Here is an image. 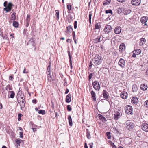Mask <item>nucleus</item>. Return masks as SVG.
I'll return each mask as SVG.
<instances>
[{
	"label": "nucleus",
	"mask_w": 148,
	"mask_h": 148,
	"mask_svg": "<svg viewBox=\"0 0 148 148\" xmlns=\"http://www.w3.org/2000/svg\"><path fill=\"white\" fill-rule=\"evenodd\" d=\"M69 92V90L68 89H66L65 92V94H67Z\"/></svg>",
	"instance_id": "nucleus-64"
},
{
	"label": "nucleus",
	"mask_w": 148,
	"mask_h": 148,
	"mask_svg": "<svg viewBox=\"0 0 148 148\" xmlns=\"http://www.w3.org/2000/svg\"><path fill=\"white\" fill-rule=\"evenodd\" d=\"M114 119L116 120H117L121 116L120 114L118 112L114 114Z\"/></svg>",
	"instance_id": "nucleus-33"
},
{
	"label": "nucleus",
	"mask_w": 148,
	"mask_h": 148,
	"mask_svg": "<svg viewBox=\"0 0 148 148\" xmlns=\"http://www.w3.org/2000/svg\"><path fill=\"white\" fill-rule=\"evenodd\" d=\"M19 133L20 135V137L23 138V132H20Z\"/></svg>",
	"instance_id": "nucleus-54"
},
{
	"label": "nucleus",
	"mask_w": 148,
	"mask_h": 148,
	"mask_svg": "<svg viewBox=\"0 0 148 148\" xmlns=\"http://www.w3.org/2000/svg\"><path fill=\"white\" fill-rule=\"evenodd\" d=\"M90 93L92 96V98L93 99V101H95L96 99L95 93L92 90L90 92Z\"/></svg>",
	"instance_id": "nucleus-15"
},
{
	"label": "nucleus",
	"mask_w": 148,
	"mask_h": 148,
	"mask_svg": "<svg viewBox=\"0 0 148 148\" xmlns=\"http://www.w3.org/2000/svg\"><path fill=\"white\" fill-rule=\"evenodd\" d=\"M148 18L147 16H143L141 19V22L142 23H145L147 21Z\"/></svg>",
	"instance_id": "nucleus-19"
},
{
	"label": "nucleus",
	"mask_w": 148,
	"mask_h": 148,
	"mask_svg": "<svg viewBox=\"0 0 148 148\" xmlns=\"http://www.w3.org/2000/svg\"><path fill=\"white\" fill-rule=\"evenodd\" d=\"M22 116V115L21 114H18V120L19 121L21 120V117Z\"/></svg>",
	"instance_id": "nucleus-55"
},
{
	"label": "nucleus",
	"mask_w": 148,
	"mask_h": 148,
	"mask_svg": "<svg viewBox=\"0 0 148 148\" xmlns=\"http://www.w3.org/2000/svg\"><path fill=\"white\" fill-rule=\"evenodd\" d=\"M71 95L70 94H68L66 96V103H69L71 101Z\"/></svg>",
	"instance_id": "nucleus-20"
},
{
	"label": "nucleus",
	"mask_w": 148,
	"mask_h": 148,
	"mask_svg": "<svg viewBox=\"0 0 148 148\" xmlns=\"http://www.w3.org/2000/svg\"><path fill=\"white\" fill-rule=\"evenodd\" d=\"M118 64L119 66L122 68L125 67V60L122 58H120L118 62Z\"/></svg>",
	"instance_id": "nucleus-8"
},
{
	"label": "nucleus",
	"mask_w": 148,
	"mask_h": 148,
	"mask_svg": "<svg viewBox=\"0 0 148 148\" xmlns=\"http://www.w3.org/2000/svg\"><path fill=\"white\" fill-rule=\"evenodd\" d=\"M111 1V0H107L106 2H105L103 3V5H106L109 4Z\"/></svg>",
	"instance_id": "nucleus-44"
},
{
	"label": "nucleus",
	"mask_w": 148,
	"mask_h": 148,
	"mask_svg": "<svg viewBox=\"0 0 148 148\" xmlns=\"http://www.w3.org/2000/svg\"><path fill=\"white\" fill-rule=\"evenodd\" d=\"M106 134L108 139H110L111 138L110 133V132H107Z\"/></svg>",
	"instance_id": "nucleus-39"
},
{
	"label": "nucleus",
	"mask_w": 148,
	"mask_h": 148,
	"mask_svg": "<svg viewBox=\"0 0 148 148\" xmlns=\"http://www.w3.org/2000/svg\"><path fill=\"white\" fill-rule=\"evenodd\" d=\"M105 12L106 14L110 13V15H112V10L111 9L106 10Z\"/></svg>",
	"instance_id": "nucleus-37"
},
{
	"label": "nucleus",
	"mask_w": 148,
	"mask_h": 148,
	"mask_svg": "<svg viewBox=\"0 0 148 148\" xmlns=\"http://www.w3.org/2000/svg\"><path fill=\"white\" fill-rule=\"evenodd\" d=\"M117 12L118 14H120L122 12V8H119L117 9Z\"/></svg>",
	"instance_id": "nucleus-42"
},
{
	"label": "nucleus",
	"mask_w": 148,
	"mask_h": 148,
	"mask_svg": "<svg viewBox=\"0 0 148 148\" xmlns=\"http://www.w3.org/2000/svg\"><path fill=\"white\" fill-rule=\"evenodd\" d=\"M25 99L22 100L21 102L20 103V108L21 110H23V109L25 107V105L24 102Z\"/></svg>",
	"instance_id": "nucleus-18"
},
{
	"label": "nucleus",
	"mask_w": 148,
	"mask_h": 148,
	"mask_svg": "<svg viewBox=\"0 0 148 148\" xmlns=\"http://www.w3.org/2000/svg\"><path fill=\"white\" fill-rule=\"evenodd\" d=\"M138 102V99L137 97H134L132 98L131 99V103H132L136 105Z\"/></svg>",
	"instance_id": "nucleus-12"
},
{
	"label": "nucleus",
	"mask_w": 148,
	"mask_h": 148,
	"mask_svg": "<svg viewBox=\"0 0 148 148\" xmlns=\"http://www.w3.org/2000/svg\"><path fill=\"white\" fill-rule=\"evenodd\" d=\"M146 40L145 38H142L139 43V45L140 46H141L143 45L144 44Z\"/></svg>",
	"instance_id": "nucleus-26"
},
{
	"label": "nucleus",
	"mask_w": 148,
	"mask_h": 148,
	"mask_svg": "<svg viewBox=\"0 0 148 148\" xmlns=\"http://www.w3.org/2000/svg\"><path fill=\"white\" fill-rule=\"evenodd\" d=\"M92 62H92V61H90V64H89V69H91V67L92 66V65H93Z\"/></svg>",
	"instance_id": "nucleus-57"
},
{
	"label": "nucleus",
	"mask_w": 148,
	"mask_h": 148,
	"mask_svg": "<svg viewBox=\"0 0 148 148\" xmlns=\"http://www.w3.org/2000/svg\"><path fill=\"white\" fill-rule=\"evenodd\" d=\"M86 136L87 137V138L88 139H90L91 138V136H90V132H89L88 129H86Z\"/></svg>",
	"instance_id": "nucleus-30"
},
{
	"label": "nucleus",
	"mask_w": 148,
	"mask_h": 148,
	"mask_svg": "<svg viewBox=\"0 0 148 148\" xmlns=\"http://www.w3.org/2000/svg\"><path fill=\"white\" fill-rule=\"evenodd\" d=\"M55 12H56V16L57 17V20H58L59 18V12L58 10H56L55 11Z\"/></svg>",
	"instance_id": "nucleus-38"
},
{
	"label": "nucleus",
	"mask_w": 148,
	"mask_h": 148,
	"mask_svg": "<svg viewBox=\"0 0 148 148\" xmlns=\"http://www.w3.org/2000/svg\"><path fill=\"white\" fill-rule=\"evenodd\" d=\"M38 113L44 115L45 114V110H39L38 111Z\"/></svg>",
	"instance_id": "nucleus-36"
},
{
	"label": "nucleus",
	"mask_w": 148,
	"mask_h": 148,
	"mask_svg": "<svg viewBox=\"0 0 148 148\" xmlns=\"http://www.w3.org/2000/svg\"><path fill=\"white\" fill-rule=\"evenodd\" d=\"M5 89L8 91V90L11 91L12 90V86L10 84L8 85L6 87H5Z\"/></svg>",
	"instance_id": "nucleus-31"
},
{
	"label": "nucleus",
	"mask_w": 148,
	"mask_h": 148,
	"mask_svg": "<svg viewBox=\"0 0 148 148\" xmlns=\"http://www.w3.org/2000/svg\"><path fill=\"white\" fill-rule=\"evenodd\" d=\"M142 130L146 132H148V124L146 123H143L141 126Z\"/></svg>",
	"instance_id": "nucleus-7"
},
{
	"label": "nucleus",
	"mask_w": 148,
	"mask_h": 148,
	"mask_svg": "<svg viewBox=\"0 0 148 148\" xmlns=\"http://www.w3.org/2000/svg\"><path fill=\"white\" fill-rule=\"evenodd\" d=\"M110 145L112 146V148H117L116 146L114 145L113 142H111Z\"/></svg>",
	"instance_id": "nucleus-50"
},
{
	"label": "nucleus",
	"mask_w": 148,
	"mask_h": 148,
	"mask_svg": "<svg viewBox=\"0 0 148 148\" xmlns=\"http://www.w3.org/2000/svg\"><path fill=\"white\" fill-rule=\"evenodd\" d=\"M68 55L69 56V62H72L71 61V58H72V56L71 55V54L69 51H68Z\"/></svg>",
	"instance_id": "nucleus-46"
},
{
	"label": "nucleus",
	"mask_w": 148,
	"mask_h": 148,
	"mask_svg": "<svg viewBox=\"0 0 148 148\" xmlns=\"http://www.w3.org/2000/svg\"><path fill=\"white\" fill-rule=\"evenodd\" d=\"M101 26L100 23H97L96 24H95V27L94 28V29H100L101 27Z\"/></svg>",
	"instance_id": "nucleus-28"
},
{
	"label": "nucleus",
	"mask_w": 148,
	"mask_h": 148,
	"mask_svg": "<svg viewBox=\"0 0 148 148\" xmlns=\"http://www.w3.org/2000/svg\"><path fill=\"white\" fill-rule=\"evenodd\" d=\"M51 73V71H50V69H47V75H49V76H50V74Z\"/></svg>",
	"instance_id": "nucleus-51"
},
{
	"label": "nucleus",
	"mask_w": 148,
	"mask_h": 148,
	"mask_svg": "<svg viewBox=\"0 0 148 148\" xmlns=\"http://www.w3.org/2000/svg\"><path fill=\"white\" fill-rule=\"evenodd\" d=\"M93 73H90V74L89 75V76H88V79H89L88 80L89 81L91 79L92 77V76H93Z\"/></svg>",
	"instance_id": "nucleus-48"
},
{
	"label": "nucleus",
	"mask_w": 148,
	"mask_h": 148,
	"mask_svg": "<svg viewBox=\"0 0 148 148\" xmlns=\"http://www.w3.org/2000/svg\"><path fill=\"white\" fill-rule=\"evenodd\" d=\"M132 91L134 92H136L138 90V87L136 84L133 85L132 86Z\"/></svg>",
	"instance_id": "nucleus-24"
},
{
	"label": "nucleus",
	"mask_w": 148,
	"mask_h": 148,
	"mask_svg": "<svg viewBox=\"0 0 148 148\" xmlns=\"http://www.w3.org/2000/svg\"><path fill=\"white\" fill-rule=\"evenodd\" d=\"M13 79V75H12L11 76H10L9 77V79L10 80L12 81Z\"/></svg>",
	"instance_id": "nucleus-56"
},
{
	"label": "nucleus",
	"mask_w": 148,
	"mask_h": 148,
	"mask_svg": "<svg viewBox=\"0 0 148 148\" xmlns=\"http://www.w3.org/2000/svg\"><path fill=\"white\" fill-rule=\"evenodd\" d=\"M125 112L128 114H132V106L130 105H127L125 107Z\"/></svg>",
	"instance_id": "nucleus-2"
},
{
	"label": "nucleus",
	"mask_w": 148,
	"mask_h": 148,
	"mask_svg": "<svg viewBox=\"0 0 148 148\" xmlns=\"http://www.w3.org/2000/svg\"><path fill=\"white\" fill-rule=\"evenodd\" d=\"M67 30L68 32H70L72 31L73 28L71 26H69L67 27Z\"/></svg>",
	"instance_id": "nucleus-40"
},
{
	"label": "nucleus",
	"mask_w": 148,
	"mask_h": 148,
	"mask_svg": "<svg viewBox=\"0 0 148 148\" xmlns=\"http://www.w3.org/2000/svg\"><path fill=\"white\" fill-rule=\"evenodd\" d=\"M72 36L73 39H76L75 33L74 31L72 32Z\"/></svg>",
	"instance_id": "nucleus-53"
},
{
	"label": "nucleus",
	"mask_w": 148,
	"mask_h": 148,
	"mask_svg": "<svg viewBox=\"0 0 148 148\" xmlns=\"http://www.w3.org/2000/svg\"><path fill=\"white\" fill-rule=\"evenodd\" d=\"M102 61L101 57L99 55H96L94 58L92 62L95 65L97 66L102 63Z\"/></svg>",
	"instance_id": "nucleus-1"
},
{
	"label": "nucleus",
	"mask_w": 148,
	"mask_h": 148,
	"mask_svg": "<svg viewBox=\"0 0 148 148\" xmlns=\"http://www.w3.org/2000/svg\"><path fill=\"white\" fill-rule=\"evenodd\" d=\"M128 94L126 92H123L121 94V97L123 99H126L127 97Z\"/></svg>",
	"instance_id": "nucleus-13"
},
{
	"label": "nucleus",
	"mask_w": 148,
	"mask_h": 148,
	"mask_svg": "<svg viewBox=\"0 0 148 148\" xmlns=\"http://www.w3.org/2000/svg\"><path fill=\"white\" fill-rule=\"evenodd\" d=\"M13 6V4L11 2H9L8 4V5L4 8L3 10L6 11V12H10L11 10L12 7Z\"/></svg>",
	"instance_id": "nucleus-4"
},
{
	"label": "nucleus",
	"mask_w": 148,
	"mask_h": 148,
	"mask_svg": "<svg viewBox=\"0 0 148 148\" xmlns=\"http://www.w3.org/2000/svg\"><path fill=\"white\" fill-rule=\"evenodd\" d=\"M125 51V46L124 43H121L119 46V51L120 54H122V56H123V53Z\"/></svg>",
	"instance_id": "nucleus-5"
},
{
	"label": "nucleus",
	"mask_w": 148,
	"mask_h": 148,
	"mask_svg": "<svg viewBox=\"0 0 148 148\" xmlns=\"http://www.w3.org/2000/svg\"><path fill=\"white\" fill-rule=\"evenodd\" d=\"M8 94L10 95V98H13L15 96V93L13 91H9L8 92Z\"/></svg>",
	"instance_id": "nucleus-17"
},
{
	"label": "nucleus",
	"mask_w": 148,
	"mask_h": 148,
	"mask_svg": "<svg viewBox=\"0 0 148 148\" xmlns=\"http://www.w3.org/2000/svg\"><path fill=\"white\" fill-rule=\"evenodd\" d=\"M48 80L49 82H51L52 81V78L51 77H50V75L49 76V75H48Z\"/></svg>",
	"instance_id": "nucleus-60"
},
{
	"label": "nucleus",
	"mask_w": 148,
	"mask_h": 148,
	"mask_svg": "<svg viewBox=\"0 0 148 148\" xmlns=\"http://www.w3.org/2000/svg\"><path fill=\"white\" fill-rule=\"evenodd\" d=\"M67 110L68 111H70L71 110V108L70 107V106L69 105H68L67 106Z\"/></svg>",
	"instance_id": "nucleus-49"
},
{
	"label": "nucleus",
	"mask_w": 148,
	"mask_h": 148,
	"mask_svg": "<svg viewBox=\"0 0 148 148\" xmlns=\"http://www.w3.org/2000/svg\"><path fill=\"white\" fill-rule=\"evenodd\" d=\"M8 5V2L7 1H5L4 2V4H3V5H4V7H6Z\"/></svg>",
	"instance_id": "nucleus-59"
},
{
	"label": "nucleus",
	"mask_w": 148,
	"mask_h": 148,
	"mask_svg": "<svg viewBox=\"0 0 148 148\" xmlns=\"http://www.w3.org/2000/svg\"><path fill=\"white\" fill-rule=\"evenodd\" d=\"M68 21L69 23H70L72 21L73 17L71 14H69L67 16Z\"/></svg>",
	"instance_id": "nucleus-29"
},
{
	"label": "nucleus",
	"mask_w": 148,
	"mask_h": 148,
	"mask_svg": "<svg viewBox=\"0 0 148 148\" xmlns=\"http://www.w3.org/2000/svg\"><path fill=\"white\" fill-rule=\"evenodd\" d=\"M35 40L34 38H31L28 42L27 43V45H28L31 44L32 46H34L35 43Z\"/></svg>",
	"instance_id": "nucleus-21"
},
{
	"label": "nucleus",
	"mask_w": 148,
	"mask_h": 148,
	"mask_svg": "<svg viewBox=\"0 0 148 148\" xmlns=\"http://www.w3.org/2000/svg\"><path fill=\"white\" fill-rule=\"evenodd\" d=\"M51 68V63H50V62H49V64L47 67V69H50Z\"/></svg>",
	"instance_id": "nucleus-62"
},
{
	"label": "nucleus",
	"mask_w": 148,
	"mask_h": 148,
	"mask_svg": "<svg viewBox=\"0 0 148 148\" xmlns=\"http://www.w3.org/2000/svg\"><path fill=\"white\" fill-rule=\"evenodd\" d=\"M103 97L106 99H107L109 96L108 95V92L105 90H103Z\"/></svg>",
	"instance_id": "nucleus-14"
},
{
	"label": "nucleus",
	"mask_w": 148,
	"mask_h": 148,
	"mask_svg": "<svg viewBox=\"0 0 148 148\" xmlns=\"http://www.w3.org/2000/svg\"><path fill=\"white\" fill-rule=\"evenodd\" d=\"M101 38V36H97L95 38V42L96 43H97L100 42L101 40H100ZM102 39H101V41Z\"/></svg>",
	"instance_id": "nucleus-23"
},
{
	"label": "nucleus",
	"mask_w": 148,
	"mask_h": 148,
	"mask_svg": "<svg viewBox=\"0 0 148 148\" xmlns=\"http://www.w3.org/2000/svg\"><path fill=\"white\" fill-rule=\"evenodd\" d=\"M140 3V0H132L131 1V3L134 5H138Z\"/></svg>",
	"instance_id": "nucleus-11"
},
{
	"label": "nucleus",
	"mask_w": 148,
	"mask_h": 148,
	"mask_svg": "<svg viewBox=\"0 0 148 148\" xmlns=\"http://www.w3.org/2000/svg\"><path fill=\"white\" fill-rule=\"evenodd\" d=\"M13 25L15 27H18L19 25L18 23L16 21H14L13 22Z\"/></svg>",
	"instance_id": "nucleus-34"
},
{
	"label": "nucleus",
	"mask_w": 148,
	"mask_h": 148,
	"mask_svg": "<svg viewBox=\"0 0 148 148\" xmlns=\"http://www.w3.org/2000/svg\"><path fill=\"white\" fill-rule=\"evenodd\" d=\"M16 13L14 12L11 15V20H15L16 19Z\"/></svg>",
	"instance_id": "nucleus-32"
},
{
	"label": "nucleus",
	"mask_w": 148,
	"mask_h": 148,
	"mask_svg": "<svg viewBox=\"0 0 148 148\" xmlns=\"http://www.w3.org/2000/svg\"><path fill=\"white\" fill-rule=\"evenodd\" d=\"M68 119L69 125L71 126H72L73 125L71 117L70 115L68 116Z\"/></svg>",
	"instance_id": "nucleus-27"
},
{
	"label": "nucleus",
	"mask_w": 148,
	"mask_h": 148,
	"mask_svg": "<svg viewBox=\"0 0 148 148\" xmlns=\"http://www.w3.org/2000/svg\"><path fill=\"white\" fill-rule=\"evenodd\" d=\"M131 12V11L130 10H126L125 11V14L126 15H127L130 14Z\"/></svg>",
	"instance_id": "nucleus-43"
},
{
	"label": "nucleus",
	"mask_w": 148,
	"mask_h": 148,
	"mask_svg": "<svg viewBox=\"0 0 148 148\" xmlns=\"http://www.w3.org/2000/svg\"><path fill=\"white\" fill-rule=\"evenodd\" d=\"M15 142L16 143V146L17 147H18L20 145V144L21 143V141L20 140L16 139L15 140Z\"/></svg>",
	"instance_id": "nucleus-35"
},
{
	"label": "nucleus",
	"mask_w": 148,
	"mask_h": 148,
	"mask_svg": "<svg viewBox=\"0 0 148 148\" xmlns=\"http://www.w3.org/2000/svg\"><path fill=\"white\" fill-rule=\"evenodd\" d=\"M121 28L120 26H116L114 29V32L116 34H119L121 32Z\"/></svg>",
	"instance_id": "nucleus-10"
},
{
	"label": "nucleus",
	"mask_w": 148,
	"mask_h": 148,
	"mask_svg": "<svg viewBox=\"0 0 148 148\" xmlns=\"http://www.w3.org/2000/svg\"><path fill=\"white\" fill-rule=\"evenodd\" d=\"M92 16V14L91 13L89 12V21L90 24L91 23V19Z\"/></svg>",
	"instance_id": "nucleus-41"
},
{
	"label": "nucleus",
	"mask_w": 148,
	"mask_h": 148,
	"mask_svg": "<svg viewBox=\"0 0 148 148\" xmlns=\"http://www.w3.org/2000/svg\"><path fill=\"white\" fill-rule=\"evenodd\" d=\"M26 69L25 68L24 69V70L23 71V73H27L28 72V71H26Z\"/></svg>",
	"instance_id": "nucleus-61"
},
{
	"label": "nucleus",
	"mask_w": 148,
	"mask_h": 148,
	"mask_svg": "<svg viewBox=\"0 0 148 148\" xmlns=\"http://www.w3.org/2000/svg\"><path fill=\"white\" fill-rule=\"evenodd\" d=\"M1 35L3 37V39H7L8 37L7 35H5L4 36H3V35H1Z\"/></svg>",
	"instance_id": "nucleus-58"
},
{
	"label": "nucleus",
	"mask_w": 148,
	"mask_h": 148,
	"mask_svg": "<svg viewBox=\"0 0 148 148\" xmlns=\"http://www.w3.org/2000/svg\"><path fill=\"white\" fill-rule=\"evenodd\" d=\"M37 101L36 99H34L32 101V103H34L35 104H36L37 103Z\"/></svg>",
	"instance_id": "nucleus-63"
},
{
	"label": "nucleus",
	"mask_w": 148,
	"mask_h": 148,
	"mask_svg": "<svg viewBox=\"0 0 148 148\" xmlns=\"http://www.w3.org/2000/svg\"><path fill=\"white\" fill-rule=\"evenodd\" d=\"M99 119L103 122H105L106 121V118L104 117L103 115L99 114Z\"/></svg>",
	"instance_id": "nucleus-22"
},
{
	"label": "nucleus",
	"mask_w": 148,
	"mask_h": 148,
	"mask_svg": "<svg viewBox=\"0 0 148 148\" xmlns=\"http://www.w3.org/2000/svg\"><path fill=\"white\" fill-rule=\"evenodd\" d=\"M112 29L110 25H107L106 26L103 31L105 34H108L111 32Z\"/></svg>",
	"instance_id": "nucleus-6"
},
{
	"label": "nucleus",
	"mask_w": 148,
	"mask_h": 148,
	"mask_svg": "<svg viewBox=\"0 0 148 148\" xmlns=\"http://www.w3.org/2000/svg\"><path fill=\"white\" fill-rule=\"evenodd\" d=\"M144 106L147 108H148V100H146L144 103Z\"/></svg>",
	"instance_id": "nucleus-45"
},
{
	"label": "nucleus",
	"mask_w": 148,
	"mask_h": 148,
	"mask_svg": "<svg viewBox=\"0 0 148 148\" xmlns=\"http://www.w3.org/2000/svg\"><path fill=\"white\" fill-rule=\"evenodd\" d=\"M67 8L69 11L71 9V7L70 5L68 4L67 5Z\"/></svg>",
	"instance_id": "nucleus-47"
},
{
	"label": "nucleus",
	"mask_w": 148,
	"mask_h": 148,
	"mask_svg": "<svg viewBox=\"0 0 148 148\" xmlns=\"http://www.w3.org/2000/svg\"><path fill=\"white\" fill-rule=\"evenodd\" d=\"M51 73V71H50V69H47V75H49V76H50V74Z\"/></svg>",
	"instance_id": "nucleus-52"
},
{
	"label": "nucleus",
	"mask_w": 148,
	"mask_h": 148,
	"mask_svg": "<svg viewBox=\"0 0 148 148\" xmlns=\"http://www.w3.org/2000/svg\"><path fill=\"white\" fill-rule=\"evenodd\" d=\"M92 85L94 89L96 90L99 91L100 88V84L97 81H94L92 83Z\"/></svg>",
	"instance_id": "nucleus-3"
},
{
	"label": "nucleus",
	"mask_w": 148,
	"mask_h": 148,
	"mask_svg": "<svg viewBox=\"0 0 148 148\" xmlns=\"http://www.w3.org/2000/svg\"><path fill=\"white\" fill-rule=\"evenodd\" d=\"M141 52V50L140 49H136V50H134L133 52L135 53L137 55H138L140 54Z\"/></svg>",
	"instance_id": "nucleus-25"
},
{
	"label": "nucleus",
	"mask_w": 148,
	"mask_h": 148,
	"mask_svg": "<svg viewBox=\"0 0 148 148\" xmlns=\"http://www.w3.org/2000/svg\"><path fill=\"white\" fill-rule=\"evenodd\" d=\"M148 87L145 84H141L140 86V88L143 90H146L147 88Z\"/></svg>",
	"instance_id": "nucleus-16"
},
{
	"label": "nucleus",
	"mask_w": 148,
	"mask_h": 148,
	"mask_svg": "<svg viewBox=\"0 0 148 148\" xmlns=\"http://www.w3.org/2000/svg\"><path fill=\"white\" fill-rule=\"evenodd\" d=\"M126 128L129 130H131L133 127V123L130 121H128L126 122Z\"/></svg>",
	"instance_id": "nucleus-9"
}]
</instances>
